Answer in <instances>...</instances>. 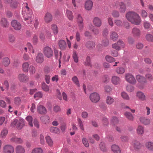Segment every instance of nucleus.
<instances>
[{
	"label": "nucleus",
	"instance_id": "63",
	"mask_svg": "<svg viewBox=\"0 0 153 153\" xmlns=\"http://www.w3.org/2000/svg\"><path fill=\"white\" fill-rule=\"evenodd\" d=\"M77 121L79 125L80 126V128L82 130H83L84 129L83 128V125L82 123V122L80 118H78L77 119Z\"/></svg>",
	"mask_w": 153,
	"mask_h": 153
},
{
	"label": "nucleus",
	"instance_id": "49",
	"mask_svg": "<svg viewBox=\"0 0 153 153\" xmlns=\"http://www.w3.org/2000/svg\"><path fill=\"white\" fill-rule=\"evenodd\" d=\"M72 57L74 59V60L75 62L77 63L78 62L77 54L76 51H74L73 52Z\"/></svg>",
	"mask_w": 153,
	"mask_h": 153
},
{
	"label": "nucleus",
	"instance_id": "38",
	"mask_svg": "<svg viewBox=\"0 0 153 153\" xmlns=\"http://www.w3.org/2000/svg\"><path fill=\"white\" fill-rule=\"evenodd\" d=\"M85 65L90 66L91 67V59L89 56H87L86 58V60L83 63Z\"/></svg>",
	"mask_w": 153,
	"mask_h": 153
},
{
	"label": "nucleus",
	"instance_id": "46",
	"mask_svg": "<svg viewBox=\"0 0 153 153\" xmlns=\"http://www.w3.org/2000/svg\"><path fill=\"white\" fill-rule=\"evenodd\" d=\"M19 3L16 1H13L9 4L11 7L12 8H16L18 6Z\"/></svg>",
	"mask_w": 153,
	"mask_h": 153
},
{
	"label": "nucleus",
	"instance_id": "62",
	"mask_svg": "<svg viewBox=\"0 0 153 153\" xmlns=\"http://www.w3.org/2000/svg\"><path fill=\"white\" fill-rule=\"evenodd\" d=\"M109 43V41L108 40L105 38L102 41V44L105 46H106L108 45Z\"/></svg>",
	"mask_w": 153,
	"mask_h": 153
},
{
	"label": "nucleus",
	"instance_id": "60",
	"mask_svg": "<svg viewBox=\"0 0 153 153\" xmlns=\"http://www.w3.org/2000/svg\"><path fill=\"white\" fill-rule=\"evenodd\" d=\"M129 139V137L128 136H123L120 137L121 140L123 142L128 141Z\"/></svg>",
	"mask_w": 153,
	"mask_h": 153
},
{
	"label": "nucleus",
	"instance_id": "43",
	"mask_svg": "<svg viewBox=\"0 0 153 153\" xmlns=\"http://www.w3.org/2000/svg\"><path fill=\"white\" fill-rule=\"evenodd\" d=\"M46 141L49 145L50 146H52L53 144V142L51 138L49 136H47L45 137Z\"/></svg>",
	"mask_w": 153,
	"mask_h": 153
},
{
	"label": "nucleus",
	"instance_id": "45",
	"mask_svg": "<svg viewBox=\"0 0 153 153\" xmlns=\"http://www.w3.org/2000/svg\"><path fill=\"white\" fill-rule=\"evenodd\" d=\"M146 39L149 42H153V36L151 34H148L146 36Z\"/></svg>",
	"mask_w": 153,
	"mask_h": 153
},
{
	"label": "nucleus",
	"instance_id": "47",
	"mask_svg": "<svg viewBox=\"0 0 153 153\" xmlns=\"http://www.w3.org/2000/svg\"><path fill=\"white\" fill-rule=\"evenodd\" d=\"M100 149L103 152H106L107 149L105 146V144L104 143L101 142L100 144Z\"/></svg>",
	"mask_w": 153,
	"mask_h": 153
},
{
	"label": "nucleus",
	"instance_id": "58",
	"mask_svg": "<svg viewBox=\"0 0 153 153\" xmlns=\"http://www.w3.org/2000/svg\"><path fill=\"white\" fill-rule=\"evenodd\" d=\"M112 47L117 50L119 51L120 49V46L118 45L117 43H115L112 45Z\"/></svg>",
	"mask_w": 153,
	"mask_h": 153
},
{
	"label": "nucleus",
	"instance_id": "14",
	"mask_svg": "<svg viewBox=\"0 0 153 153\" xmlns=\"http://www.w3.org/2000/svg\"><path fill=\"white\" fill-rule=\"evenodd\" d=\"M85 8L88 10H91L92 7L93 3L90 0H88L85 2Z\"/></svg>",
	"mask_w": 153,
	"mask_h": 153
},
{
	"label": "nucleus",
	"instance_id": "22",
	"mask_svg": "<svg viewBox=\"0 0 153 153\" xmlns=\"http://www.w3.org/2000/svg\"><path fill=\"white\" fill-rule=\"evenodd\" d=\"M112 82L114 85H117L119 84L120 82V78L116 76H113L111 79Z\"/></svg>",
	"mask_w": 153,
	"mask_h": 153
},
{
	"label": "nucleus",
	"instance_id": "24",
	"mask_svg": "<svg viewBox=\"0 0 153 153\" xmlns=\"http://www.w3.org/2000/svg\"><path fill=\"white\" fill-rule=\"evenodd\" d=\"M120 7L119 10L120 13H124L125 12L126 7L125 5L123 2H121L120 4Z\"/></svg>",
	"mask_w": 153,
	"mask_h": 153
},
{
	"label": "nucleus",
	"instance_id": "3",
	"mask_svg": "<svg viewBox=\"0 0 153 153\" xmlns=\"http://www.w3.org/2000/svg\"><path fill=\"white\" fill-rule=\"evenodd\" d=\"M126 81L134 85L136 83V80L134 76L130 73H127L125 74Z\"/></svg>",
	"mask_w": 153,
	"mask_h": 153
},
{
	"label": "nucleus",
	"instance_id": "42",
	"mask_svg": "<svg viewBox=\"0 0 153 153\" xmlns=\"http://www.w3.org/2000/svg\"><path fill=\"white\" fill-rule=\"evenodd\" d=\"M26 120L28 122V124L30 127H32L33 126L32 120L33 118L31 116H28L26 118Z\"/></svg>",
	"mask_w": 153,
	"mask_h": 153
},
{
	"label": "nucleus",
	"instance_id": "52",
	"mask_svg": "<svg viewBox=\"0 0 153 153\" xmlns=\"http://www.w3.org/2000/svg\"><path fill=\"white\" fill-rule=\"evenodd\" d=\"M102 122L104 126H106L108 125V119L105 117L102 118Z\"/></svg>",
	"mask_w": 153,
	"mask_h": 153
},
{
	"label": "nucleus",
	"instance_id": "53",
	"mask_svg": "<svg viewBox=\"0 0 153 153\" xmlns=\"http://www.w3.org/2000/svg\"><path fill=\"white\" fill-rule=\"evenodd\" d=\"M15 39V38L13 35L10 34L9 35L8 40L10 43H13L14 42Z\"/></svg>",
	"mask_w": 153,
	"mask_h": 153
},
{
	"label": "nucleus",
	"instance_id": "17",
	"mask_svg": "<svg viewBox=\"0 0 153 153\" xmlns=\"http://www.w3.org/2000/svg\"><path fill=\"white\" fill-rule=\"evenodd\" d=\"M59 48L62 50H65L66 47V42L63 40H61L58 43Z\"/></svg>",
	"mask_w": 153,
	"mask_h": 153
},
{
	"label": "nucleus",
	"instance_id": "5",
	"mask_svg": "<svg viewBox=\"0 0 153 153\" xmlns=\"http://www.w3.org/2000/svg\"><path fill=\"white\" fill-rule=\"evenodd\" d=\"M3 151L4 153H13L14 148L10 145H6L3 147Z\"/></svg>",
	"mask_w": 153,
	"mask_h": 153
},
{
	"label": "nucleus",
	"instance_id": "55",
	"mask_svg": "<svg viewBox=\"0 0 153 153\" xmlns=\"http://www.w3.org/2000/svg\"><path fill=\"white\" fill-rule=\"evenodd\" d=\"M32 153H43V151L40 148H36L32 150Z\"/></svg>",
	"mask_w": 153,
	"mask_h": 153
},
{
	"label": "nucleus",
	"instance_id": "31",
	"mask_svg": "<svg viewBox=\"0 0 153 153\" xmlns=\"http://www.w3.org/2000/svg\"><path fill=\"white\" fill-rule=\"evenodd\" d=\"M114 101V99L110 96H108L107 97L106 102L108 105L112 104Z\"/></svg>",
	"mask_w": 153,
	"mask_h": 153
},
{
	"label": "nucleus",
	"instance_id": "61",
	"mask_svg": "<svg viewBox=\"0 0 153 153\" xmlns=\"http://www.w3.org/2000/svg\"><path fill=\"white\" fill-rule=\"evenodd\" d=\"M143 25L144 28L146 29L149 28L151 27L150 23L147 21H145L144 22Z\"/></svg>",
	"mask_w": 153,
	"mask_h": 153
},
{
	"label": "nucleus",
	"instance_id": "18",
	"mask_svg": "<svg viewBox=\"0 0 153 153\" xmlns=\"http://www.w3.org/2000/svg\"><path fill=\"white\" fill-rule=\"evenodd\" d=\"M52 19V16L51 14L49 13H47L45 14L44 20L46 22L48 23L51 22Z\"/></svg>",
	"mask_w": 153,
	"mask_h": 153
},
{
	"label": "nucleus",
	"instance_id": "30",
	"mask_svg": "<svg viewBox=\"0 0 153 153\" xmlns=\"http://www.w3.org/2000/svg\"><path fill=\"white\" fill-rule=\"evenodd\" d=\"M126 117L129 120L132 121L134 119V117L132 114L130 112H126L124 114Z\"/></svg>",
	"mask_w": 153,
	"mask_h": 153
},
{
	"label": "nucleus",
	"instance_id": "2",
	"mask_svg": "<svg viewBox=\"0 0 153 153\" xmlns=\"http://www.w3.org/2000/svg\"><path fill=\"white\" fill-rule=\"evenodd\" d=\"M43 53L45 56L48 58L52 57L53 54L52 50L48 46H46L44 48Z\"/></svg>",
	"mask_w": 153,
	"mask_h": 153
},
{
	"label": "nucleus",
	"instance_id": "36",
	"mask_svg": "<svg viewBox=\"0 0 153 153\" xmlns=\"http://www.w3.org/2000/svg\"><path fill=\"white\" fill-rule=\"evenodd\" d=\"M49 117L47 115L43 116L41 117V121L45 124L49 122Z\"/></svg>",
	"mask_w": 153,
	"mask_h": 153
},
{
	"label": "nucleus",
	"instance_id": "1",
	"mask_svg": "<svg viewBox=\"0 0 153 153\" xmlns=\"http://www.w3.org/2000/svg\"><path fill=\"white\" fill-rule=\"evenodd\" d=\"M127 20L131 23L138 25L141 22V19L139 16L134 12H129L127 13L126 15Z\"/></svg>",
	"mask_w": 153,
	"mask_h": 153
},
{
	"label": "nucleus",
	"instance_id": "57",
	"mask_svg": "<svg viewBox=\"0 0 153 153\" xmlns=\"http://www.w3.org/2000/svg\"><path fill=\"white\" fill-rule=\"evenodd\" d=\"M36 71V69L35 67L32 65L30 66L29 68V72L30 74H33Z\"/></svg>",
	"mask_w": 153,
	"mask_h": 153
},
{
	"label": "nucleus",
	"instance_id": "11",
	"mask_svg": "<svg viewBox=\"0 0 153 153\" xmlns=\"http://www.w3.org/2000/svg\"><path fill=\"white\" fill-rule=\"evenodd\" d=\"M0 24L1 26L4 28H7L9 25L8 21L5 18H2L1 19Z\"/></svg>",
	"mask_w": 153,
	"mask_h": 153
},
{
	"label": "nucleus",
	"instance_id": "10",
	"mask_svg": "<svg viewBox=\"0 0 153 153\" xmlns=\"http://www.w3.org/2000/svg\"><path fill=\"white\" fill-rule=\"evenodd\" d=\"M94 24L96 27H99L102 25V20L98 17L94 18L93 20Z\"/></svg>",
	"mask_w": 153,
	"mask_h": 153
},
{
	"label": "nucleus",
	"instance_id": "23",
	"mask_svg": "<svg viewBox=\"0 0 153 153\" xmlns=\"http://www.w3.org/2000/svg\"><path fill=\"white\" fill-rule=\"evenodd\" d=\"M132 145L135 149H139L141 147V145L140 143L136 140L134 141L132 143Z\"/></svg>",
	"mask_w": 153,
	"mask_h": 153
},
{
	"label": "nucleus",
	"instance_id": "44",
	"mask_svg": "<svg viewBox=\"0 0 153 153\" xmlns=\"http://www.w3.org/2000/svg\"><path fill=\"white\" fill-rule=\"evenodd\" d=\"M50 131L51 132L54 133H57L59 132V129L57 127H52L50 128Z\"/></svg>",
	"mask_w": 153,
	"mask_h": 153
},
{
	"label": "nucleus",
	"instance_id": "37",
	"mask_svg": "<svg viewBox=\"0 0 153 153\" xmlns=\"http://www.w3.org/2000/svg\"><path fill=\"white\" fill-rule=\"evenodd\" d=\"M116 71L118 74H122L125 72V69L123 68L120 67L117 68Z\"/></svg>",
	"mask_w": 153,
	"mask_h": 153
},
{
	"label": "nucleus",
	"instance_id": "6",
	"mask_svg": "<svg viewBox=\"0 0 153 153\" xmlns=\"http://www.w3.org/2000/svg\"><path fill=\"white\" fill-rule=\"evenodd\" d=\"M11 24L12 27L16 30H20L21 28V24L16 20H14L12 21Z\"/></svg>",
	"mask_w": 153,
	"mask_h": 153
},
{
	"label": "nucleus",
	"instance_id": "8",
	"mask_svg": "<svg viewBox=\"0 0 153 153\" xmlns=\"http://www.w3.org/2000/svg\"><path fill=\"white\" fill-rule=\"evenodd\" d=\"M37 111L41 114H45L47 113V111L44 106L39 105L37 106Z\"/></svg>",
	"mask_w": 153,
	"mask_h": 153
},
{
	"label": "nucleus",
	"instance_id": "29",
	"mask_svg": "<svg viewBox=\"0 0 153 153\" xmlns=\"http://www.w3.org/2000/svg\"><path fill=\"white\" fill-rule=\"evenodd\" d=\"M21 100L19 97H15L14 100V102L15 105L16 106H19L21 104Z\"/></svg>",
	"mask_w": 153,
	"mask_h": 153
},
{
	"label": "nucleus",
	"instance_id": "34",
	"mask_svg": "<svg viewBox=\"0 0 153 153\" xmlns=\"http://www.w3.org/2000/svg\"><path fill=\"white\" fill-rule=\"evenodd\" d=\"M23 70L25 72H27L28 71L29 64L27 62H25L22 64Z\"/></svg>",
	"mask_w": 153,
	"mask_h": 153
},
{
	"label": "nucleus",
	"instance_id": "13",
	"mask_svg": "<svg viewBox=\"0 0 153 153\" xmlns=\"http://www.w3.org/2000/svg\"><path fill=\"white\" fill-rule=\"evenodd\" d=\"M44 56L43 54L41 53H39L37 55L36 61L38 63H42L44 61Z\"/></svg>",
	"mask_w": 153,
	"mask_h": 153
},
{
	"label": "nucleus",
	"instance_id": "51",
	"mask_svg": "<svg viewBox=\"0 0 153 153\" xmlns=\"http://www.w3.org/2000/svg\"><path fill=\"white\" fill-rule=\"evenodd\" d=\"M42 88L43 90L45 91H48L49 90V87L45 83H42Z\"/></svg>",
	"mask_w": 153,
	"mask_h": 153
},
{
	"label": "nucleus",
	"instance_id": "26",
	"mask_svg": "<svg viewBox=\"0 0 153 153\" xmlns=\"http://www.w3.org/2000/svg\"><path fill=\"white\" fill-rule=\"evenodd\" d=\"M146 148L149 151H153V143L151 142H147L145 144Z\"/></svg>",
	"mask_w": 153,
	"mask_h": 153
},
{
	"label": "nucleus",
	"instance_id": "41",
	"mask_svg": "<svg viewBox=\"0 0 153 153\" xmlns=\"http://www.w3.org/2000/svg\"><path fill=\"white\" fill-rule=\"evenodd\" d=\"M105 59L107 62L110 63L114 62L115 61L114 58L109 55L106 56Z\"/></svg>",
	"mask_w": 153,
	"mask_h": 153
},
{
	"label": "nucleus",
	"instance_id": "28",
	"mask_svg": "<svg viewBox=\"0 0 153 153\" xmlns=\"http://www.w3.org/2000/svg\"><path fill=\"white\" fill-rule=\"evenodd\" d=\"M10 63V62L9 58L7 57H5L4 58L2 64L5 67L8 66Z\"/></svg>",
	"mask_w": 153,
	"mask_h": 153
},
{
	"label": "nucleus",
	"instance_id": "16",
	"mask_svg": "<svg viewBox=\"0 0 153 153\" xmlns=\"http://www.w3.org/2000/svg\"><path fill=\"white\" fill-rule=\"evenodd\" d=\"M118 37V35L115 31H112L110 33V38L113 41H116Z\"/></svg>",
	"mask_w": 153,
	"mask_h": 153
},
{
	"label": "nucleus",
	"instance_id": "19",
	"mask_svg": "<svg viewBox=\"0 0 153 153\" xmlns=\"http://www.w3.org/2000/svg\"><path fill=\"white\" fill-rule=\"evenodd\" d=\"M24 125V122L22 119H20L18 120V122L16 125V128L19 130L21 129Z\"/></svg>",
	"mask_w": 153,
	"mask_h": 153
},
{
	"label": "nucleus",
	"instance_id": "33",
	"mask_svg": "<svg viewBox=\"0 0 153 153\" xmlns=\"http://www.w3.org/2000/svg\"><path fill=\"white\" fill-rule=\"evenodd\" d=\"M51 26V29L53 33L54 34H57L58 32V29L57 26L54 24H52Z\"/></svg>",
	"mask_w": 153,
	"mask_h": 153
},
{
	"label": "nucleus",
	"instance_id": "21",
	"mask_svg": "<svg viewBox=\"0 0 153 153\" xmlns=\"http://www.w3.org/2000/svg\"><path fill=\"white\" fill-rule=\"evenodd\" d=\"M25 151L24 148L20 145H18L16 147V153H24Z\"/></svg>",
	"mask_w": 153,
	"mask_h": 153
},
{
	"label": "nucleus",
	"instance_id": "56",
	"mask_svg": "<svg viewBox=\"0 0 153 153\" xmlns=\"http://www.w3.org/2000/svg\"><path fill=\"white\" fill-rule=\"evenodd\" d=\"M121 96L122 97L126 100H128L129 97L128 95L125 92H123L121 93Z\"/></svg>",
	"mask_w": 153,
	"mask_h": 153
},
{
	"label": "nucleus",
	"instance_id": "25",
	"mask_svg": "<svg viewBox=\"0 0 153 153\" xmlns=\"http://www.w3.org/2000/svg\"><path fill=\"white\" fill-rule=\"evenodd\" d=\"M137 96L140 99L142 100H146V96L141 91H139L137 93Z\"/></svg>",
	"mask_w": 153,
	"mask_h": 153
},
{
	"label": "nucleus",
	"instance_id": "35",
	"mask_svg": "<svg viewBox=\"0 0 153 153\" xmlns=\"http://www.w3.org/2000/svg\"><path fill=\"white\" fill-rule=\"evenodd\" d=\"M29 15H30L29 14ZM24 18L25 21H27L28 24H30L33 21V15L32 14H30V16H28L27 17H24Z\"/></svg>",
	"mask_w": 153,
	"mask_h": 153
},
{
	"label": "nucleus",
	"instance_id": "4",
	"mask_svg": "<svg viewBox=\"0 0 153 153\" xmlns=\"http://www.w3.org/2000/svg\"><path fill=\"white\" fill-rule=\"evenodd\" d=\"M89 97L91 101L94 103L98 102L100 100L99 94L96 92L91 93Z\"/></svg>",
	"mask_w": 153,
	"mask_h": 153
},
{
	"label": "nucleus",
	"instance_id": "9",
	"mask_svg": "<svg viewBox=\"0 0 153 153\" xmlns=\"http://www.w3.org/2000/svg\"><path fill=\"white\" fill-rule=\"evenodd\" d=\"M85 47L88 49H92L95 47V43L92 41H87L85 44Z\"/></svg>",
	"mask_w": 153,
	"mask_h": 153
},
{
	"label": "nucleus",
	"instance_id": "32",
	"mask_svg": "<svg viewBox=\"0 0 153 153\" xmlns=\"http://www.w3.org/2000/svg\"><path fill=\"white\" fill-rule=\"evenodd\" d=\"M12 142H14L18 143H21L22 140L20 138H18L16 137H12L11 139Z\"/></svg>",
	"mask_w": 153,
	"mask_h": 153
},
{
	"label": "nucleus",
	"instance_id": "59",
	"mask_svg": "<svg viewBox=\"0 0 153 153\" xmlns=\"http://www.w3.org/2000/svg\"><path fill=\"white\" fill-rule=\"evenodd\" d=\"M117 43L121 47L124 48L125 46V44L124 42L121 40H119L117 42Z\"/></svg>",
	"mask_w": 153,
	"mask_h": 153
},
{
	"label": "nucleus",
	"instance_id": "40",
	"mask_svg": "<svg viewBox=\"0 0 153 153\" xmlns=\"http://www.w3.org/2000/svg\"><path fill=\"white\" fill-rule=\"evenodd\" d=\"M66 14L69 19L72 20L73 19V16L72 12L68 10H66Z\"/></svg>",
	"mask_w": 153,
	"mask_h": 153
},
{
	"label": "nucleus",
	"instance_id": "27",
	"mask_svg": "<svg viewBox=\"0 0 153 153\" xmlns=\"http://www.w3.org/2000/svg\"><path fill=\"white\" fill-rule=\"evenodd\" d=\"M140 121L141 123L146 125L149 124L150 123V120L145 117L140 118Z\"/></svg>",
	"mask_w": 153,
	"mask_h": 153
},
{
	"label": "nucleus",
	"instance_id": "39",
	"mask_svg": "<svg viewBox=\"0 0 153 153\" xmlns=\"http://www.w3.org/2000/svg\"><path fill=\"white\" fill-rule=\"evenodd\" d=\"M137 133L139 134H143L144 133L143 127L141 126H138L137 128Z\"/></svg>",
	"mask_w": 153,
	"mask_h": 153
},
{
	"label": "nucleus",
	"instance_id": "54",
	"mask_svg": "<svg viewBox=\"0 0 153 153\" xmlns=\"http://www.w3.org/2000/svg\"><path fill=\"white\" fill-rule=\"evenodd\" d=\"M8 133L7 130V129H3L1 132V137L2 138H4L7 134Z\"/></svg>",
	"mask_w": 153,
	"mask_h": 153
},
{
	"label": "nucleus",
	"instance_id": "15",
	"mask_svg": "<svg viewBox=\"0 0 153 153\" xmlns=\"http://www.w3.org/2000/svg\"><path fill=\"white\" fill-rule=\"evenodd\" d=\"M18 79L20 82H24L28 80V76L24 74H20L18 76Z\"/></svg>",
	"mask_w": 153,
	"mask_h": 153
},
{
	"label": "nucleus",
	"instance_id": "20",
	"mask_svg": "<svg viewBox=\"0 0 153 153\" xmlns=\"http://www.w3.org/2000/svg\"><path fill=\"white\" fill-rule=\"evenodd\" d=\"M111 150L114 153H120L121 152L119 147L116 145H113L112 146Z\"/></svg>",
	"mask_w": 153,
	"mask_h": 153
},
{
	"label": "nucleus",
	"instance_id": "64",
	"mask_svg": "<svg viewBox=\"0 0 153 153\" xmlns=\"http://www.w3.org/2000/svg\"><path fill=\"white\" fill-rule=\"evenodd\" d=\"M42 96L43 95L42 92L39 91L35 93L34 96L35 98H36V97L42 98Z\"/></svg>",
	"mask_w": 153,
	"mask_h": 153
},
{
	"label": "nucleus",
	"instance_id": "12",
	"mask_svg": "<svg viewBox=\"0 0 153 153\" xmlns=\"http://www.w3.org/2000/svg\"><path fill=\"white\" fill-rule=\"evenodd\" d=\"M132 33L134 37H138L141 35V31L139 29L134 27L132 29Z\"/></svg>",
	"mask_w": 153,
	"mask_h": 153
},
{
	"label": "nucleus",
	"instance_id": "48",
	"mask_svg": "<svg viewBox=\"0 0 153 153\" xmlns=\"http://www.w3.org/2000/svg\"><path fill=\"white\" fill-rule=\"evenodd\" d=\"M72 80L74 82L78 87L80 86L79 81L77 76H75L72 78Z\"/></svg>",
	"mask_w": 153,
	"mask_h": 153
},
{
	"label": "nucleus",
	"instance_id": "7",
	"mask_svg": "<svg viewBox=\"0 0 153 153\" xmlns=\"http://www.w3.org/2000/svg\"><path fill=\"white\" fill-rule=\"evenodd\" d=\"M138 82L142 85H144L147 82L146 78L140 75H137L136 76Z\"/></svg>",
	"mask_w": 153,
	"mask_h": 153
},
{
	"label": "nucleus",
	"instance_id": "50",
	"mask_svg": "<svg viewBox=\"0 0 153 153\" xmlns=\"http://www.w3.org/2000/svg\"><path fill=\"white\" fill-rule=\"evenodd\" d=\"M119 122L118 118L116 117H112L111 120V123L113 125H115Z\"/></svg>",
	"mask_w": 153,
	"mask_h": 153
}]
</instances>
